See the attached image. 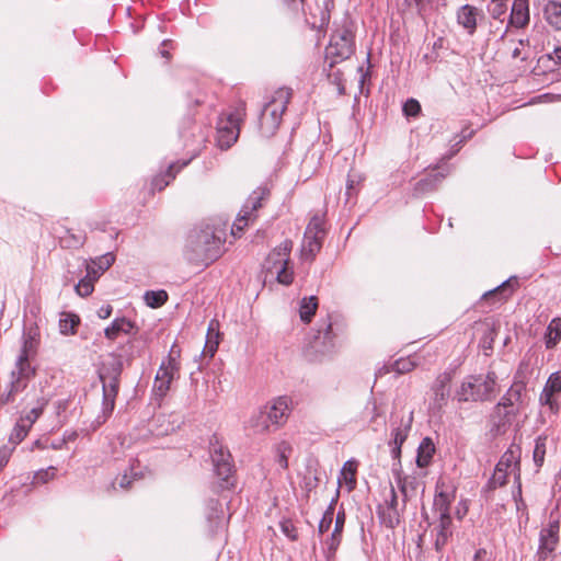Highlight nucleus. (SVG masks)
Returning <instances> with one entry per match:
<instances>
[{
	"instance_id": "obj_1",
	"label": "nucleus",
	"mask_w": 561,
	"mask_h": 561,
	"mask_svg": "<svg viewBox=\"0 0 561 561\" xmlns=\"http://www.w3.org/2000/svg\"><path fill=\"white\" fill-rule=\"evenodd\" d=\"M180 357L181 350L173 344L168 358L161 363L156 375L149 405L153 408H159L161 405L162 399L170 390L172 380L180 370Z\"/></svg>"
},
{
	"instance_id": "obj_2",
	"label": "nucleus",
	"mask_w": 561,
	"mask_h": 561,
	"mask_svg": "<svg viewBox=\"0 0 561 561\" xmlns=\"http://www.w3.org/2000/svg\"><path fill=\"white\" fill-rule=\"evenodd\" d=\"M291 249L293 242L284 240L270 252L264 263L266 276L275 277L279 284L285 286L290 285L294 280V272L289 266Z\"/></svg>"
},
{
	"instance_id": "obj_3",
	"label": "nucleus",
	"mask_w": 561,
	"mask_h": 561,
	"mask_svg": "<svg viewBox=\"0 0 561 561\" xmlns=\"http://www.w3.org/2000/svg\"><path fill=\"white\" fill-rule=\"evenodd\" d=\"M496 375L488 373L486 376H471L467 378L456 392L458 401H486L497 392Z\"/></svg>"
},
{
	"instance_id": "obj_4",
	"label": "nucleus",
	"mask_w": 561,
	"mask_h": 561,
	"mask_svg": "<svg viewBox=\"0 0 561 561\" xmlns=\"http://www.w3.org/2000/svg\"><path fill=\"white\" fill-rule=\"evenodd\" d=\"M290 96L291 91L288 88H279L262 110L260 129L264 137L273 136L278 129Z\"/></svg>"
},
{
	"instance_id": "obj_5",
	"label": "nucleus",
	"mask_w": 561,
	"mask_h": 561,
	"mask_svg": "<svg viewBox=\"0 0 561 561\" xmlns=\"http://www.w3.org/2000/svg\"><path fill=\"white\" fill-rule=\"evenodd\" d=\"M245 117V104L238 103L229 112L224 113L217 123V144L220 149L230 148L239 138L240 125Z\"/></svg>"
},
{
	"instance_id": "obj_6",
	"label": "nucleus",
	"mask_w": 561,
	"mask_h": 561,
	"mask_svg": "<svg viewBox=\"0 0 561 561\" xmlns=\"http://www.w3.org/2000/svg\"><path fill=\"white\" fill-rule=\"evenodd\" d=\"M224 231L205 227L192 236L193 250L205 259H213L219 253Z\"/></svg>"
},
{
	"instance_id": "obj_7",
	"label": "nucleus",
	"mask_w": 561,
	"mask_h": 561,
	"mask_svg": "<svg viewBox=\"0 0 561 561\" xmlns=\"http://www.w3.org/2000/svg\"><path fill=\"white\" fill-rule=\"evenodd\" d=\"M353 53V34L348 30L335 32L325 48V59L332 67L334 64L347 59Z\"/></svg>"
},
{
	"instance_id": "obj_8",
	"label": "nucleus",
	"mask_w": 561,
	"mask_h": 561,
	"mask_svg": "<svg viewBox=\"0 0 561 561\" xmlns=\"http://www.w3.org/2000/svg\"><path fill=\"white\" fill-rule=\"evenodd\" d=\"M560 522L550 520L546 527L540 530L539 546L536 553L538 561H552L559 546Z\"/></svg>"
},
{
	"instance_id": "obj_9",
	"label": "nucleus",
	"mask_w": 561,
	"mask_h": 561,
	"mask_svg": "<svg viewBox=\"0 0 561 561\" xmlns=\"http://www.w3.org/2000/svg\"><path fill=\"white\" fill-rule=\"evenodd\" d=\"M265 195L266 191L264 188H257L250 194L232 225L231 233L234 237H240L244 228L255 219L254 211L262 206Z\"/></svg>"
},
{
	"instance_id": "obj_10",
	"label": "nucleus",
	"mask_w": 561,
	"mask_h": 561,
	"mask_svg": "<svg viewBox=\"0 0 561 561\" xmlns=\"http://www.w3.org/2000/svg\"><path fill=\"white\" fill-rule=\"evenodd\" d=\"M324 237L323 222L320 218H312L307 226L302 247L301 255L306 260H313L316 254L322 247V239Z\"/></svg>"
},
{
	"instance_id": "obj_11",
	"label": "nucleus",
	"mask_w": 561,
	"mask_h": 561,
	"mask_svg": "<svg viewBox=\"0 0 561 561\" xmlns=\"http://www.w3.org/2000/svg\"><path fill=\"white\" fill-rule=\"evenodd\" d=\"M412 422L413 415L410 413L402 414L398 420L391 423L389 446L392 458L398 460V462H400L401 447L409 436Z\"/></svg>"
},
{
	"instance_id": "obj_12",
	"label": "nucleus",
	"mask_w": 561,
	"mask_h": 561,
	"mask_svg": "<svg viewBox=\"0 0 561 561\" xmlns=\"http://www.w3.org/2000/svg\"><path fill=\"white\" fill-rule=\"evenodd\" d=\"M121 367L117 364L112 370L105 365L100 369L99 376L103 388V411L111 413L114 409L115 397L118 391V376Z\"/></svg>"
},
{
	"instance_id": "obj_13",
	"label": "nucleus",
	"mask_w": 561,
	"mask_h": 561,
	"mask_svg": "<svg viewBox=\"0 0 561 561\" xmlns=\"http://www.w3.org/2000/svg\"><path fill=\"white\" fill-rule=\"evenodd\" d=\"M33 357L19 355L10 373V382L15 390L24 391L30 381L36 376L37 368L31 362Z\"/></svg>"
},
{
	"instance_id": "obj_14",
	"label": "nucleus",
	"mask_w": 561,
	"mask_h": 561,
	"mask_svg": "<svg viewBox=\"0 0 561 561\" xmlns=\"http://www.w3.org/2000/svg\"><path fill=\"white\" fill-rule=\"evenodd\" d=\"M456 497V488L445 480L436 484L433 510L437 517H450V505Z\"/></svg>"
},
{
	"instance_id": "obj_15",
	"label": "nucleus",
	"mask_w": 561,
	"mask_h": 561,
	"mask_svg": "<svg viewBox=\"0 0 561 561\" xmlns=\"http://www.w3.org/2000/svg\"><path fill=\"white\" fill-rule=\"evenodd\" d=\"M528 404L526 383L524 380H515L512 387L502 398L499 405L511 408L507 414L519 413Z\"/></svg>"
},
{
	"instance_id": "obj_16",
	"label": "nucleus",
	"mask_w": 561,
	"mask_h": 561,
	"mask_svg": "<svg viewBox=\"0 0 561 561\" xmlns=\"http://www.w3.org/2000/svg\"><path fill=\"white\" fill-rule=\"evenodd\" d=\"M290 399L286 396L277 397L263 407L267 413V417L274 424V428L283 425L289 415Z\"/></svg>"
},
{
	"instance_id": "obj_17",
	"label": "nucleus",
	"mask_w": 561,
	"mask_h": 561,
	"mask_svg": "<svg viewBox=\"0 0 561 561\" xmlns=\"http://www.w3.org/2000/svg\"><path fill=\"white\" fill-rule=\"evenodd\" d=\"M211 460L214 463L215 473L225 483L224 486H228L230 484L229 479L232 472L229 453L222 447H214L211 451Z\"/></svg>"
},
{
	"instance_id": "obj_18",
	"label": "nucleus",
	"mask_w": 561,
	"mask_h": 561,
	"mask_svg": "<svg viewBox=\"0 0 561 561\" xmlns=\"http://www.w3.org/2000/svg\"><path fill=\"white\" fill-rule=\"evenodd\" d=\"M114 261V254L108 252L95 257L94 260H91L90 262L78 259V267H84L85 272H88V276L91 275L98 280L103 275V273L112 266Z\"/></svg>"
},
{
	"instance_id": "obj_19",
	"label": "nucleus",
	"mask_w": 561,
	"mask_h": 561,
	"mask_svg": "<svg viewBox=\"0 0 561 561\" xmlns=\"http://www.w3.org/2000/svg\"><path fill=\"white\" fill-rule=\"evenodd\" d=\"M450 381H451V375L449 373H443L436 378V380L432 387V391H433L432 403L435 408L440 409L442 407H444L447 403V400L450 394V390H449Z\"/></svg>"
},
{
	"instance_id": "obj_20",
	"label": "nucleus",
	"mask_w": 561,
	"mask_h": 561,
	"mask_svg": "<svg viewBox=\"0 0 561 561\" xmlns=\"http://www.w3.org/2000/svg\"><path fill=\"white\" fill-rule=\"evenodd\" d=\"M517 454L515 450L510 449L501 457L500 461L496 465L494 479L499 481L501 484L505 482L506 476L510 473H516L518 461Z\"/></svg>"
},
{
	"instance_id": "obj_21",
	"label": "nucleus",
	"mask_w": 561,
	"mask_h": 561,
	"mask_svg": "<svg viewBox=\"0 0 561 561\" xmlns=\"http://www.w3.org/2000/svg\"><path fill=\"white\" fill-rule=\"evenodd\" d=\"M561 391V371L552 373L539 397V402L541 405H548L550 410L556 409V400L553 396Z\"/></svg>"
},
{
	"instance_id": "obj_22",
	"label": "nucleus",
	"mask_w": 561,
	"mask_h": 561,
	"mask_svg": "<svg viewBox=\"0 0 561 561\" xmlns=\"http://www.w3.org/2000/svg\"><path fill=\"white\" fill-rule=\"evenodd\" d=\"M529 0H514L510 15V24L514 27L523 28L529 23Z\"/></svg>"
},
{
	"instance_id": "obj_23",
	"label": "nucleus",
	"mask_w": 561,
	"mask_h": 561,
	"mask_svg": "<svg viewBox=\"0 0 561 561\" xmlns=\"http://www.w3.org/2000/svg\"><path fill=\"white\" fill-rule=\"evenodd\" d=\"M435 539L434 547L436 551H442L448 539L453 535L451 517H438V523L434 527Z\"/></svg>"
},
{
	"instance_id": "obj_24",
	"label": "nucleus",
	"mask_w": 561,
	"mask_h": 561,
	"mask_svg": "<svg viewBox=\"0 0 561 561\" xmlns=\"http://www.w3.org/2000/svg\"><path fill=\"white\" fill-rule=\"evenodd\" d=\"M207 520L209 523V531L211 534L224 527L225 513L219 501L210 500L207 503Z\"/></svg>"
},
{
	"instance_id": "obj_25",
	"label": "nucleus",
	"mask_w": 561,
	"mask_h": 561,
	"mask_svg": "<svg viewBox=\"0 0 561 561\" xmlns=\"http://www.w3.org/2000/svg\"><path fill=\"white\" fill-rule=\"evenodd\" d=\"M220 343L219 323L216 320H211L208 325L206 343L204 346V355L213 358L216 354Z\"/></svg>"
},
{
	"instance_id": "obj_26",
	"label": "nucleus",
	"mask_w": 561,
	"mask_h": 561,
	"mask_svg": "<svg viewBox=\"0 0 561 561\" xmlns=\"http://www.w3.org/2000/svg\"><path fill=\"white\" fill-rule=\"evenodd\" d=\"M38 346V329L31 327L23 333V344L19 355L34 357L37 353Z\"/></svg>"
},
{
	"instance_id": "obj_27",
	"label": "nucleus",
	"mask_w": 561,
	"mask_h": 561,
	"mask_svg": "<svg viewBox=\"0 0 561 561\" xmlns=\"http://www.w3.org/2000/svg\"><path fill=\"white\" fill-rule=\"evenodd\" d=\"M249 427L256 434H264L274 431V424L268 420L267 413L262 408L249 420Z\"/></svg>"
},
{
	"instance_id": "obj_28",
	"label": "nucleus",
	"mask_w": 561,
	"mask_h": 561,
	"mask_svg": "<svg viewBox=\"0 0 561 561\" xmlns=\"http://www.w3.org/2000/svg\"><path fill=\"white\" fill-rule=\"evenodd\" d=\"M139 476L138 459L130 460L128 469H126L122 476L117 477L112 485L115 488L116 484H118L121 489L127 490L131 485V482L137 480Z\"/></svg>"
},
{
	"instance_id": "obj_29",
	"label": "nucleus",
	"mask_w": 561,
	"mask_h": 561,
	"mask_svg": "<svg viewBox=\"0 0 561 561\" xmlns=\"http://www.w3.org/2000/svg\"><path fill=\"white\" fill-rule=\"evenodd\" d=\"M435 453V445L430 437H424L419 445L416 455V465L420 468L427 467Z\"/></svg>"
},
{
	"instance_id": "obj_30",
	"label": "nucleus",
	"mask_w": 561,
	"mask_h": 561,
	"mask_svg": "<svg viewBox=\"0 0 561 561\" xmlns=\"http://www.w3.org/2000/svg\"><path fill=\"white\" fill-rule=\"evenodd\" d=\"M543 339L548 350H552L559 344L561 341V318L556 317L549 322Z\"/></svg>"
},
{
	"instance_id": "obj_31",
	"label": "nucleus",
	"mask_w": 561,
	"mask_h": 561,
	"mask_svg": "<svg viewBox=\"0 0 561 561\" xmlns=\"http://www.w3.org/2000/svg\"><path fill=\"white\" fill-rule=\"evenodd\" d=\"M135 328L126 318L115 319L110 327L104 330V334L108 340H115L119 333L129 334Z\"/></svg>"
},
{
	"instance_id": "obj_32",
	"label": "nucleus",
	"mask_w": 561,
	"mask_h": 561,
	"mask_svg": "<svg viewBox=\"0 0 561 561\" xmlns=\"http://www.w3.org/2000/svg\"><path fill=\"white\" fill-rule=\"evenodd\" d=\"M547 23L557 31H561V3L549 1L543 10Z\"/></svg>"
},
{
	"instance_id": "obj_33",
	"label": "nucleus",
	"mask_w": 561,
	"mask_h": 561,
	"mask_svg": "<svg viewBox=\"0 0 561 561\" xmlns=\"http://www.w3.org/2000/svg\"><path fill=\"white\" fill-rule=\"evenodd\" d=\"M186 163H183L182 165L171 164L167 172L154 176L151 181L152 192L162 191L165 186H168L169 183L174 179L175 173L179 172L180 169Z\"/></svg>"
},
{
	"instance_id": "obj_34",
	"label": "nucleus",
	"mask_w": 561,
	"mask_h": 561,
	"mask_svg": "<svg viewBox=\"0 0 561 561\" xmlns=\"http://www.w3.org/2000/svg\"><path fill=\"white\" fill-rule=\"evenodd\" d=\"M318 309L316 296L304 297L299 302V318L302 322L309 323Z\"/></svg>"
},
{
	"instance_id": "obj_35",
	"label": "nucleus",
	"mask_w": 561,
	"mask_h": 561,
	"mask_svg": "<svg viewBox=\"0 0 561 561\" xmlns=\"http://www.w3.org/2000/svg\"><path fill=\"white\" fill-rule=\"evenodd\" d=\"M378 515L381 524L388 528H394L400 523L399 508L379 505Z\"/></svg>"
},
{
	"instance_id": "obj_36",
	"label": "nucleus",
	"mask_w": 561,
	"mask_h": 561,
	"mask_svg": "<svg viewBox=\"0 0 561 561\" xmlns=\"http://www.w3.org/2000/svg\"><path fill=\"white\" fill-rule=\"evenodd\" d=\"M80 323V318L71 312H62L59 319V331L62 335H73L77 332V327Z\"/></svg>"
},
{
	"instance_id": "obj_37",
	"label": "nucleus",
	"mask_w": 561,
	"mask_h": 561,
	"mask_svg": "<svg viewBox=\"0 0 561 561\" xmlns=\"http://www.w3.org/2000/svg\"><path fill=\"white\" fill-rule=\"evenodd\" d=\"M356 470H357V462L355 460H347L340 472L339 483L341 484L342 481L345 482L348 490H353L356 484Z\"/></svg>"
},
{
	"instance_id": "obj_38",
	"label": "nucleus",
	"mask_w": 561,
	"mask_h": 561,
	"mask_svg": "<svg viewBox=\"0 0 561 561\" xmlns=\"http://www.w3.org/2000/svg\"><path fill=\"white\" fill-rule=\"evenodd\" d=\"M457 18H458L459 24H461L463 27H466L470 32H472L476 28V26H477V11H476V9L473 7H471V5H463L458 11Z\"/></svg>"
},
{
	"instance_id": "obj_39",
	"label": "nucleus",
	"mask_w": 561,
	"mask_h": 561,
	"mask_svg": "<svg viewBox=\"0 0 561 561\" xmlns=\"http://www.w3.org/2000/svg\"><path fill=\"white\" fill-rule=\"evenodd\" d=\"M274 461L278 466L277 470H286L288 468V457L291 447L287 442H280L274 447Z\"/></svg>"
},
{
	"instance_id": "obj_40",
	"label": "nucleus",
	"mask_w": 561,
	"mask_h": 561,
	"mask_svg": "<svg viewBox=\"0 0 561 561\" xmlns=\"http://www.w3.org/2000/svg\"><path fill=\"white\" fill-rule=\"evenodd\" d=\"M168 293L163 289L147 290L142 295L145 304L150 308H160L168 301Z\"/></svg>"
},
{
	"instance_id": "obj_41",
	"label": "nucleus",
	"mask_w": 561,
	"mask_h": 561,
	"mask_svg": "<svg viewBox=\"0 0 561 561\" xmlns=\"http://www.w3.org/2000/svg\"><path fill=\"white\" fill-rule=\"evenodd\" d=\"M397 480H398V486H399L404 500H408L409 497H411L415 494L417 485H419V481L415 477H410V476L401 477L400 474H398Z\"/></svg>"
},
{
	"instance_id": "obj_42",
	"label": "nucleus",
	"mask_w": 561,
	"mask_h": 561,
	"mask_svg": "<svg viewBox=\"0 0 561 561\" xmlns=\"http://www.w3.org/2000/svg\"><path fill=\"white\" fill-rule=\"evenodd\" d=\"M85 242L84 234H75L69 229L65 230V234L59 237L60 247L64 249H78Z\"/></svg>"
},
{
	"instance_id": "obj_43",
	"label": "nucleus",
	"mask_w": 561,
	"mask_h": 561,
	"mask_svg": "<svg viewBox=\"0 0 561 561\" xmlns=\"http://www.w3.org/2000/svg\"><path fill=\"white\" fill-rule=\"evenodd\" d=\"M47 404V400L42 398L37 400V405L32 408L26 414L22 415L20 419L28 426L30 428L36 422V420L41 416L44 411L45 405Z\"/></svg>"
},
{
	"instance_id": "obj_44",
	"label": "nucleus",
	"mask_w": 561,
	"mask_h": 561,
	"mask_svg": "<svg viewBox=\"0 0 561 561\" xmlns=\"http://www.w3.org/2000/svg\"><path fill=\"white\" fill-rule=\"evenodd\" d=\"M344 523H345L344 513L343 512L337 513L336 518H335L334 530L331 535V539L329 542V548L331 550H335L337 548V546L340 545L341 534H342V530L344 527Z\"/></svg>"
},
{
	"instance_id": "obj_45",
	"label": "nucleus",
	"mask_w": 561,
	"mask_h": 561,
	"mask_svg": "<svg viewBox=\"0 0 561 561\" xmlns=\"http://www.w3.org/2000/svg\"><path fill=\"white\" fill-rule=\"evenodd\" d=\"M95 282L96 279L91 275L88 276V272H85V276L75 286V290L80 297H88L93 293Z\"/></svg>"
},
{
	"instance_id": "obj_46",
	"label": "nucleus",
	"mask_w": 561,
	"mask_h": 561,
	"mask_svg": "<svg viewBox=\"0 0 561 561\" xmlns=\"http://www.w3.org/2000/svg\"><path fill=\"white\" fill-rule=\"evenodd\" d=\"M30 430L31 428L19 419L10 434L9 442L13 445L20 444L26 437Z\"/></svg>"
},
{
	"instance_id": "obj_47",
	"label": "nucleus",
	"mask_w": 561,
	"mask_h": 561,
	"mask_svg": "<svg viewBox=\"0 0 561 561\" xmlns=\"http://www.w3.org/2000/svg\"><path fill=\"white\" fill-rule=\"evenodd\" d=\"M517 284V280L515 278H510L505 280L503 284H501L499 287H496L493 290H490L483 295L484 298L491 297L495 294H502L503 298L506 299L510 297L514 291V285Z\"/></svg>"
},
{
	"instance_id": "obj_48",
	"label": "nucleus",
	"mask_w": 561,
	"mask_h": 561,
	"mask_svg": "<svg viewBox=\"0 0 561 561\" xmlns=\"http://www.w3.org/2000/svg\"><path fill=\"white\" fill-rule=\"evenodd\" d=\"M334 505H335V501H332L331 504L329 505V507L323 513V516L319 523V533L320 534H324L330 529V527L333 523V518H334Z\"/></svg>"
},
{
	"instance_id": "obj_49",
	"label": "nucleus",
	"mask_w": 561,
	"mask_h": 561,
	"mask_svg": "<svg viewBox=\"0 0 561 561\" xmlns=\"http://www.w3.org/2000/svg\"><path fill=\"white\" fill-rule=\"evenodd\" d=\"M546 455V438L538 437L535 443V448L533 453L535 463L540 467L543 463Z\"/></svg>"
},
{
	"instance_id": "obj_50",
	"label": "nucleus",
	"mask_w": 561,
	"mask_h": 561,
	"mask_svg": "<svg viewBox=\"0 0 561 561\" xmlns=\"http://www.w3.org/2000/svg\"><path fill=\"white\" fill-rule=\"evenodd\" d=\"M56 471L57 468L54 466H50L47 469L38 470L34 476V483H47L55 478Z\"/></svg>"
},
{
	"instance_id": "obj_51",
	"label": "nucleus",
	"mask_w": 561,
	"mask_h": 561,
	"mask_svg": "<svg viewBox=\"0 0 561 561\" xmlns=\"http://www.w3.org/2000/svg\"><path fill=\"white\" fill-rule=\"evenodd\" d=\"M414 367H415V362L410 357L400 358L392 366L393 370L397 371L398 374L409 373Z\"/></svg>"
},
{
	"instance_id": "obj_52",
	"label": "nucleus",
	"mask_w": 561,
	"mask_h": 561,
	"mask_svg": "<svg viewBox=\"0 0 561 561\" xmlns=\"http://www.w3.org/2000/svg\"><path fill=\"white\" fill-rule=\"evenodd\" d=\"M22 392L21 390H15L12 383L9 382L4 392L0 393V407L12 403L15 400V396Z\"/></svg>"
},
{
	"instance_id": "obj_53",
	"label": "nucleus",
	"mask_w": 561,
	"mask_h": 561,
	"mask_svg": "<svg viewBox=\"0 0 561 561\" xmlns=\"http://www.w3.org/2000/svg\"><path fill=\"white\" fill-rule=\"evenodd\" d=\"M279 526H280V530L282 533L287 537L289 538L290 540H296L297 539V530L294 526V524L291 523V520L289 519H283L280 523H279Z\"/></svg>"
},
{
	"instance_id": "obj_54",
	"label": "nucleus",
	"mask_w": 561,
	"mask_h": 561,
	"mask_svg": "<svg viewBox=\"0 0 561 561\" xmlns=\"http://www.w3.org/2000/svg\"><path fill=\"white\" fill-rule=\"evenodd\" d=\"M420 110L421 106L419 102L413 99L409 100L403 106V111L408 116H415L420 112Z\"/></svg>"
},
{
	"instance_id": "obj_55",
	"label": "nucleus",
	"mask_w": 561,
	"mask_h": 561,
	"mask_svg": "<svg viewBox=\"0 0 561 561\" xmlns=\"http://www.w3.org/2000/svg\"><path fill=\"white\" fill-rule=\"evenodd\" d=\"M493 7L490 9L491 15L494 19H500L506 12L505 1L492 2Z\"/></svg>"
},
{
	"instance_id": "obj_56",
	"label": "nucleus",
	"mask_w": 561,
	"mask_h": 561,
	"mask_svg": "<svg viewBox=\"0 0 561 561\" xmlns=\"http://www.w3.org/2000/svg\"><path fill=\"white\" fill-rule=\"evenodd\" d=\"M515 502H516V510L520 514L519 519L525 518V523H527L528 513L526 511V504L523 501V499L520 497V488L518 489V499L515 497Z\"/></svg>"
},
{
	"instance_id": "obj_57",
	"label": "nucleus",
	"mask_w": 561,
	"mask_h": 561,
	"mask_svg": "<svg viewBox=\"0 0 561 561\" xmlns=\"http://www.w3.org/2000/svg\"><path fill=\"white\" fill-rule=\"evenodd\" d=\"M383 506H392L393 508H398V496L393 489V486L390 488L389 491V499H386Z\"/></svg>"
},
{
	"instance_id": "obj_58",
	"label": "nucleus",
	"mask_w": 561,
	"mask_h": 561,
	"mask_svg": "<svg viewBox=\"0 0 561 561\" xmlns=\"http://www.w3.org/2000/svg\"><path fill=\"white\" fill-rule=\"evenodd\" d=\"M112 311H113V308L111 305H103L102 307H100V309L98 310V317L100 319H107L111 317L112 314Z\"/></svg>"
},
{
	"instance_id": "obj_59",
	"label": "nucleus",
	"mask_w": 561,
	"mask_h": 561,
	"mask_svg": "<svg viewBox=\"0 0 561 561\" xmlns=\"http://www.w3.org/2000/svg\"><path fill=\"white\" fill-rule=\"evenodd\" d=\"M528 370V364L522 362L519 364V367L517 369V373H516V376H515V379L516 380H523L525 377H526V373Z\"/></svg>"
},
{
	"instance_id": "obj_60",
	"label": "nucleus",
	"mask_w": 561,
	"mask_h": 561,
	"mask_svg": "<svg viewBox=\"0 0 561 561\" xmlns=\"http://www.w3.org/2000/svg\"><path fill=\"white\" fill-rule=\"evenodd\" d=\"M69 401L67 399L58 400L55 402V409L56 413L60 415L62 412H65L68 408Z\"/></svg>"
},
{
	"instance_id": "obj_61",
	"label": "nucleus",
	"mask_w": 561,
	"mask_h": 561,
	"mask_svg": "<svg viewBox=\"0 0 561 561\" xmlns=\"http://www.w3.org/2000/svg\"><path fill=\"white\" fill-rule=\"evenodd\" d=\"M331 330H332L331 323L328 321H324L318 332H319V334L323 333V337H324V340H327L330 337Z\"/></svg>"
},
{
	"instance_id": "obj_62",
	"label": "nucleus",
	"mask_w": 561,
	"mask_h": 561,
	"mask_svg": "<svg viewBox=\"0 0 561 561\" xmlns=\"http://www.w3.org/2000/svg\"><path fill=\"white\" fill-rule=\"evenodd\" d=\"M486 550L483 548H480L476 551L473 556V561H486Z\"/></svg>"
},
{
	"instance_id": "obj_63",
	"label": "nucleus",
	"mask_w": 561,
	"mask_h": 561,
	"mask_svg": "<svg viewBox=\"0 0 561 561\" xmlns=\"http://www.w3.org/2000/svg\"><path fill=\"white\" fill-rule=\"evenodd\" d=\"M553 54H554V58H556L559 62H561V46H560V47H557V48L554 49Z\"/></svg>"
},
{
	"instance_id": "obj_64",
	"label": "nucleus",
	"mask_w": 561,
	"mask_h": 561,
	"mask_svg": "<svg viewBox=\"0 0 561 561\" xmlns=\"http://www.w3.org/2000/svg\"><path fill=\"white\" fill-rule=\"evenodd\" d=\"M65 443H66V440H65V439H62V440H61V442H59V443H54V444H53V448H55V449H59V448H61V446H62Z\"/></svg>"
}]
</instances>
